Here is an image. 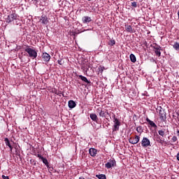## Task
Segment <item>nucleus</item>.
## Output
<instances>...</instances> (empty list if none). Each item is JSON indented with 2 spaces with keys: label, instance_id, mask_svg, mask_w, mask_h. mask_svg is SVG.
Instances as JSON below:
<instances>
[{
  "label": "nucleus",
  "instance_id": "412c9836",
  "mask_svg": "<svg viewBox=\"0 0 179 179\" xmlns=\"http://www.w3.org/2000/svg\"><path fill=\"white\" fill-rule=\"evenodd\" d=\"M43 163L46 166V167L48 169H50V165H49V163H48V159H47V158H44L43 159H41Z\"/></svg>",
  "mask_w": 179,
  "mask_h": 179
},
{
  "label": "nucleus",
  "instance_id": "7c9ffc66",
  "mask_svg": "<svg viewBox=\"0 0 179 179\" xmlns=\"http://www.w3.org/2000/svg\"><path fill=\"white\" fill-rule=\"evenodd\" d=\"M59 65H62L63 64L65 63V62H64V59H61L60 60L57 61Z\"/></svg>",
  "mask_w": 179,
  "mask_h": 179
},
{
  "label": "nucleus",
  "instance_id": "f704fd0d",
  "mask_svg": "<svg viewBox=\"0 0 179 179\" xmlns=\"http://www.w3.org/2000/svg\"><path fill=\"white\" fill-rule=\"evenodd\" d=\"M49 169V170L50 171H52V170H54V168L53 167H50V168H48Z\"/></svg>",
  "mask_w": 179,
  "mask_h": 179
},
{
  "label": "nucleus",
  "instance_id": "2f4dec72",
  "mask_svg": "<svg viewBox=\"0 0 179 179\" xmlns=\"http://www.w3.org/2000/svg\"><path fill=\"white\" fill-rule=\"evenodd\" d=\"M136 131H137V132H142V128L138 127L136 128Z\"/></svg>",
  "mask_w": 179,
  "mask_h": 179
},
{
  "label": "nucleus",
  "instance_id": "e433bc0d",
  "mask_svg": "<svg viewBox=\"0 0 179 179\" xmlns=\"http://www.w3.org/2000/svg\"><path fill=\"white\" fill-rule=\"evenodd\" d=\"M10 150H12V149H13V148L12 147V145H10V147H9Z\"/></svg>",
  "mask_w": 179,
  "mask_h": 179
},
{
  "label": "nucleus",
  "instance_id": "4c0bfd02",
  "mask_svg": "<svg viewBox=\"0 0 179 179\" xmlns=\"http://www.w3.org/2000/svg\"><path fill=\"white\" fill-rule=\"evenodd\" d=\"M79 179H85L83 177H80Z\"/></svg>",
  "mask_w": 179,
  "mask_h": 179
},
{
  "label": "nucleus",
  "instance_id": "2eb2a0df",
  "mask_svg": "<svg viewBox=\"0 0 179 179\" xmlns=\"http://www.w3.org/2000/svg\"><path fill=\"white\" fill-rule=\"evenodd\" d=\"M83 23H90L92 22V18L90 17L84 16L82 18Z\"/></svg>",
  "mask_w": 179,
  "mask_h": 179
},
{
  "label": "nucleus",
  "instance_id": "9b49d317",
  "mask_svg": "<svg viewBox=\"0 0 179 179\" xmlns=\"http://www.w3.org/2000/svg\"><path fill=\"white\" fill-rule=\"evenodd\" d=\"M42 24H48V17L46 15H42L40 19Z\"/></svg>",
  "mask_w": 179,
  "mask_h": 179
},
{
  "label": "nucleus",
  "instance_id": "f3484780",
  "mask_svg": "<svg viewBox=\"0 0 179 179\" xmlns=\"http://www.w3.org/2000/svg\"><path fill=\"white\" fill-rule=\"evenodd\" d=\"M78 78H80V79H81V80H83V82H85V83H87V85H90V81H89V80H87V78H86L82 75L78 76Z\"/></svg>",
  "mask_w": 179,
  "mask_h": 179
},
{
  "label": "nucleus",
  "instance_id": "c9c22d12",
  "mask_svg": "<svg viewBox=\"0 0 179 179\" xmlns=\"http://www.w3.org/2000/svg\"><path fill=\"white\" fill-rule=\"evenodd\" d=\"M34 1H35V2L37 3L40 0H34Z\"/></svg>",
  "mask_w": 179,
  "mask_h": 179
},
{
  "label": "nucleus",
  "instance_id": "5701e85b",
  "mask_svg": "<svg viewBox=\"0 0 179 179\" xmlns=\"http://www.w3.org/2000/svg\"><path fill=\"white\" fill-rule=\"evenodd\" d=\"M96 178L99 179H107V178L106 177V175L104 174H99V175H96Z\"/></svg>",
  "mask_w": 179,
  "mask_h": 179
},
{
  "label": "nucleus",
  "instance_id": "cd10ccee",
  "mask_svg": "<svg viewBox=\"0 0 179 179\" xmlns=\"http://www.w3.org/2000/svg\"><path fill=\"white\" fill-rule=\"evenodd\" d=\"M53 93H55V94H57V96H59V97H61V96L62 94V92H61V91H58L57 90H55Z\"/></svg>",
  "mask_w": 179,
  "mask_h": 179
},
{
  "label": "nucleus",
  "instance_id": "423d86ee",
  "mask_svg": "<svg viewBox=\"0 0 179 179\" xmlns=\"http://www.w3.org/2000/svg\"><path fill=\"white\" fill-rule=\"evenodd\" d=\"M116 166L117 164L115 162V159H110L109 162L105 164V167L108 169H111V167H115Z\"/></svg>",
  "mask_w": 179,
  "mask_h": 179
},
{
  "label": "nucleus",
  "instance_id": "4468645a",
  "mask_svg": "<svg viewBox=\"0 0 179 179\" xmlns=\"http://www.w3.org/2000/svg\"><path fill=\"white\" fill-rule=\"evenodd\" d=\"M147 122H148L149 125L152 127V128H157V125H156V123L153 121L150 120L149 117L146 118Z\"/></svg>",
  "mask_w": 179,
  "mask_h": 179
},
{
  "label": "nucleus",
  "instance_id": "6ab92c4d",
  "mask_svg": "<svg viewBox=\"0 0 179 179\" xmlns=\"http://www.w3.org/2000/svg\"><path fill=\"white\" fill-rule=\"evenodd\" d=\"M156 138H157V140H156L157 142L158 143H160L161 145H163L164 141H163V140L162 139V138H160V136H159V134H157V135H156Z\"/></svg>",
  "mask_w": 179,
  "mask_h": 179
},
{
  "label": "nucleus",
  "instance_id": "20e7f679",
  "mask_svg": "<svg viewBox=\"0 0 179 179\" xmlns=\"http://www.w3.org/2000/svg\"><path fill=\"white\" fill-rule=\"evenodd\" d=\"M141 141V137L138 135H136L134 137H130L129 138V142L131 145H136Z\"/></svg>",
  "mask_w": 179,
  "mask_h": 179
},
{
  "label": "nucleus",
  "instance_id": "b1692460",
  "mask_svg": "<svg viewBox=\"0 0 179 179\" xmlns=\"http://www.w3.org/2000/svg\"><path fill=\"white\" fill-rule=\"evenodd\" d=\"M108 44L110 46L113 47V45H115V40L114 39H110Z\"/></svg>",
  "mask_w": 179,
  "mask_h": 179
},
{
  "label": "nucleus",
  "instance_id": "ddd939ff",
  "mask_svg": "<svg viewBox=\"0 0 179 179\" xmlns=\"http://www.w3.org/2000/svg\"><path fill=\"white\" fill-rule=\"evenodd\" d=\"M90 117L92 121H94V122H99V117H97V115L96 113H91L90 115Z\"/></svg>",
  "mask_w": 179,
  "mask_h": 179
},
{
  "label": "nucleus",
  "instance_id": "393cba45",
  "mask_svg": "<svg viewBox=\"0 0 179 179\" xmlns=\"http://www.w3.org/2000/svg\"><path fill=\"white\" fill-rule=\"evenodd\" d=\"M173 48H174V50H176V51H178L179 50V43L178 42H176L173 45Z\"/></svg>",
  "mask_w": 179,
  "mask_h": 179
},
{
  "label": "nucleus",
  "instance_id": "c85d7f7f",
  "mask_svg": "<svg viewBox=\"0 0 179 179\" xmlns=\"http://www.w3.org/2000/svg\"><path fill=\"white\" fill-rule=\"evenodd\" d=\"M131 6H132L133 8H138V2L136 1L131 2Z\"/></svg>",
  "mask_w": 179,
  "mask_h": 179
},
{
  "label": "nucleus",
  "instance_id": "c756f323",
  "mask_svg": "<svg viewBox=\"0 0 179 179\" xmlns=\"http://www.w3.org/2000/svg\"><path fill=\"white\" fill-rule=\"evenodd\" d=\"M99 69V72H101V73H103V71H104V69H106V68L103 66H100Z\"/></svg>",
  "mask_w": 179,
  "mask_h": 179
},
{
  "label": "nucleus",
  "instance_id": "79ce46f5",
  "mask_svg": "<svg viewBox=\"0 0 179 179\" xmlns=\"http://www.w3.org/2000/svg\"><path fill=\"white\" fill-rule=\"evenodd\" d=\"M88 1H92V0H88Z\"/></svg>",
  "mask_w": 179,
  "mask_h": 179
},
{
  "label": "nucleus",
  "instance_id": "6e6552de",
  "mask_svg": "<svg viewBox=\"0 0 179 179\" xmlns=\"http://www.w3.org/2000/svg\"><path fill=\"white\" fill-rule=\"evenodd\" d=\"M42 58L45 62H50V59H51V56L47 52H43Z\"/></svg>",
  "mask_w": 179,
  "mask_h": 179
},
{
  "label": "nucleus",
  "instance_id": "f03ea898",
  "mask_svg": "<svg viewBox=\"0 0 179 179\" xmlns=\"http://www.w3.org/2000/svg\"><path fill=\"white\" fill-rule=\"evenodd\" d=\"M114 124L113 126V132H117V131H120V127H121V122L114 116L113 120Z\"/></svg>",
  "mask_w": 179,
  "mask_h": 179
},
{
  "label": "nucleus",
  "instance_id": "bb28decb",
  "mask_svg": "<svg viewBox=\"0 0 179 179\" xmlns=\"http://www.w3.org/2000/svg\"><path fill=\"white\" fill-rule=\"evenodd\" d=\"M177 141H178V138H177V136H173L171 140V142L172 143H175V142H177Z\"/></svg>",
  "mask_w": 179,
  "mask_h": 179
},
{
  "label": "nucleus",
  "instance_id": "ea45409f",
  "mask_svg": "<svg viewBox=\"0 0 179 179\" xmlns=\"http://www.w3.org/2000/svg\"><path fill=\"white\" fill-rule=\"evenodd\" d=\"M87 179H92V178H88Z\"/></svg>",
  "mask_w": 179,
  "mask_h": 179
},
{
  "label": "nucleus",
  "instance_id": "473e14b6",
  "mask_svg": "<svg viewBox=\"0 0 179 179\" xmlns=\"http://www.w3.org/2000/svg\"><path fill=\"white\" fill-rule=\"evenodd\" d=\"M37 157H38L41 160H42L44 158V157L41 156V155L40 154H38Z\"/></svg>",
  "mask_w": 179,
  "mask_h": 179
},
{
  "label": "nucleus",
  "instance_id": "a878e982",
  "mask_svg": "<svg viewBox=\"0 0 179 179\" xmlns=\"http://www.w3.org/2000/svg\"><path fill=\"white\" fill-rule=\"evenodd\" d=\"M4 142L6 146H8V148H10V141H9V138H4Z\"/></svg>",
  "mask_w": 179,
  "mask_h": 179
},
{
  "label": "nucleus",
  "instance_id": "7ed1b4c3",
  "mask_svg": "<svg viewBox=\"0 0 179 179\" xmlns=\"http://www.w3.org/2000/svg\"><path fill=\"white\" fill-rule=\"evenodd\" d=\"M141 146L143 148H149V146H152L150 144V140L146 137H143L141 141Z\"/></svg>",
  "mask_w": 179,
  "mask_h": 179
},
{
  "label": "nucleus",
  "instance_id": "dca6fc26",
  "mask_svg": "<svg viewBox=\"0 0 179 179\" xmlns=\"http://www.w3.org/2000/svg\"><path fill=\"white\" fill-rule=\"evenodd\" d=\"M69 108H75V107H76V102H75L73 100H70L69 101Z\"/></svg>",
  "mask_w": 179,
  "mask_h": 179
},
{
  "label": "nucleus",
  "instance_id": "a19ab883",
  "mask_svg": "<svg viewBox=\"0 0 179 179\" xmlns=\"http://www.w3.org/2000/svg\"><path fill=\"white\" fill-rule=\"evenodd\" d=\"M130 1H135V0H130Z\"/></svg>",
  "mask_w": 179,
  "mask_h": 179
},
{
  "label": "nucleus",
  "instance_id": "39448f33",
  "mask_svg": "<svg viewBox=\"0 0 179 179\" xmlns=\"http://www.w3.org/2000/svg\"><path fill=\"white\" fill-rule=\"evenodd\" d=\"M159 118L162 122H166V121H167L166 113L164 109L159 110Z\"/></svg>",
  "mask_w": 179,
  "mask_h": 179
},
{
  "label": "nucleus",
  "instance_id": "f8f14e48",
  "mask_svg": "<svg viewBox=\"0 0 179 179\" xmlns=\"http://www.w3.org/2000/svg\"><path fill=\"white\" fill-rule=\"evenodd\" d=\"M89 153L92 157H96V155H97V150L91 148L89 149Z\"/></svg>",
  "mask_w": 179,
  "mask_h": 179
},
{
  "label": "nucleus",
  "instance_id": "72a5a7b5",
  "mask_svg": "<svg viewBox=\"0 0 179 179\" xmlns=\"http://www.w3.org/2000/svg\"><path fill=\"white\" fill-rule=\"evenodd\" d=\"M1 177L3 179H9V176H6L5 175H2Z\"/></svg>",
  "mask_w": 179,
  "mask_h": 179
},
{
  "label": "nucleus",
  "instance_id": "4be33fe9",
  "mask_svg": "<svg viewBox=\"0 0 179 179\" xmlns=\"http://www.w3.org/2000/svg\"><path fill=\"white\" fill-rule=\"evenodd\" d=\"M130 60L134 63L136 62V57H135V55L134 54L130 55Z\"/></svg>",
  "mask_w": 179,
  "mask_h": 179
},
{
  "label": "nucleus",
  "instance_id": "58836bf2",
  "mask_svg": "<svg viewBox=\"0 0 179 179\" xmlns=\"http://www.w3.org/2000/svg\"><path fill=\"white\" fill-rule=\"evenodd\" d=\"M177 132H178V135H179V130Z\"/></svg>",
  "mask_w": 179,
  "mask_h": 179
},
{
  "label": "nucleus",
  "instance_id": "a211bd4d",
  "mask_svg": "<svg viewBox=\"0 0 179 179\" xmlns=\"http://www.w3.org/2000/svg\"><path fill=\"white\" fill-rule=\"evenodd\" d=\"M158 134L160 136H162V138H164V136H166V129L159 130Z\"/></svg>",
  "mask_w": 179,
  "mask_h": 179
},
{
  "label": "nucleus",
  "instance_id": "9d476101",
  "mask_svg": "<svg viewBox=\"0 0 179 179\" xmlns=\"http://www.w3.org/2000/svg\"><path fill=\"white\" fill-rule=\"evenodd\" d=\"M124 29L128 33H135V29L131 25L125 24Z\"/></svg>",
  "mask_w": 179,
  "mask_h": 179
},
{
  "label": "nucleus",
  "instance_id": "1a4fd4ad",
  "mask_svg": "<svg viewBox=\"0 0 179 179\" xmlns=\"http://www.w3.org/2000/svg\"><path fill=\"white\" fill-rule=\"evenodd\" d=\"M96 112L99 113V117H106V114L108 115V111H104L101 108H99L96 109Z\"/></svg>",
  "mask_w": 179,
  "mask_h": 179
},
{
  "label": "nucleus",
  "instance_id": "f257e3e1",
  "mask_svg": "<svg viewBox=\"0 0 179 179\" xmlns=\"http://www.w3.org/2000/svg\"><path fill=\"white\" fill-rule=\"evenodd\" d=\"M24 52H27L29 58H33V59H34V58H37V51L31 48L30 46L27 45L26 48L24 49Z\"/></svg>",
  "mask_w": 179,
  "mask_h": 179
},
{
  "label": "nucleus",
  "instance_id": "0eeeda50",
  "mask_svg": "<svg viewBox=\"0 0 179 179\" xmlns=\"http://www.w3.org/2000/svg\"><path fill=\"white\" fill-rule=\"evenodd\" d=\"M17 17V15L16 13L9 14L7 17L6 22L11 23V22H13V20H15Z\"/></svg>",
  "mask_w": 179,
  "mask_h": 179
},
{
  "label": "nucleus",
  "instance_id": "aec40b11",
  "mask_svg": "<svg viewBox=\"0 0 179 179\" xmlns=\"http://www.w3.org/2000/svg\"><path fill=\"white\" fill-rule=\"evenodd\" d=\"M160 48H161L160 47L155 48V52L156 55H158L159 57L162 55V52H160Z\"/></svg>",
  "mask_w": 179,
  "mask_h": 179
}]
</instances>
